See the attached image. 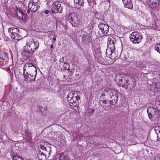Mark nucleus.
<instances>
[{"label":"nucleus","mask_w":160,"mask_h":160,"mask_svg":"<svg viewBox=\"0 0 160 160\" xmlns=\"http://www.w3.org/2000/svg\"><path fill=\"white\" fill-rule=\"evenodd\" d=\"M44 13L46 14H48V13H49V11L48 10H46L45 11H44Z\"/></svg>","instance_id":"37"},{"label":"nucleus","mask_w":160,"mask_h":160,"mask_svg":"<svg viewBox=\"0 0 160 160\" xmlns=\"http://www.w3.org/2000/svg\"><path fill=\"white\" fill-rule=\"evenodd\" d=\"M90 41L89 36L86 34H84L82 36V41L85 44H88Z\"/></svg>","instance_id":"20"},{"label":"nucleus","mask_w":160,"mask_h":160,"mask_svg":"<svg viewBox=\"0 0 160 160\" xmlns=\"http://www.w3.org/2000/svg\"><path fill=\"white\" fill-rule=\"evenodd\" d=\"M128 80H126L124 78H122L121 79H119V81L118 82V84L119 86H121L125 89H127L129 88L130 90H132L133 88H134L135 85L133 83V87H131L129 86V83H128Z\"/></svg>","instance_id":"6"},{"label":"nucleus","mask_w":160,"mask_h":160,"mask_svg":"<svg viewBox=\"0 0 160 160\" xmlns=\"http://www.w3.org/2000/svg\"><path fill=\"white\" fill-rule=\"evenodd\" d=\"M108 101L107 100H103V108H104L105 110L106 111L108 109Z\"/></svg>","instance_id":"25"},{"label":"nucleus","mask_w":160,"mask_h":160,"mask_svg":"<svg viewBox=\"0 0 160 160\" xmlns=\"http://www.w3.org/2000/svg\"><path fill=\"white\" fill-rule=\"evenodd\" d=\"M62 8L61 6L60 2L58 1L54 2L52 4L51 11L52 13H61L62 12Z\"/></svg>","instance_id":"7"},{"label":"nucleus","mask_w":160,"mask_h":160,"mask_svg":"<svg viewBox=\"0 0 160 160\" xmlns=\"http://www.w3.org/2000/svg\"><path fill=\"white\" fill-rule=\"evenodd\" d=\"M38 157L40 160H45L47 155H49L50 152H48L46 148L42 145L38 147Z\"/></svg>","instance_id":"4"},{"label":"nucleus","mask_w":160,"mask_h":160,"mask_svg":"<svg viewBox=\"0 0 160 160\" xmlns=\"http://www.w3.org/2000/svg\"><path fill=\"white\" fill-rule=\"evenodd\" d=\"M48 150H49V151H51V150H50V148H48Z\"/></svg>","instance_id":"43"},{"label":"nucleus","mask_w":160,"mask_h":160,"mask_svg":"<svg viewBox=\"0 0 160 160\" xmlns=\"http://www.w3.org/2000/svg\"><path fill=\"white\" fill-rule=\"evenodd\" d=\"M33 52L28 50H23L21 52V54L22 56L24 57L27 58H28L32 56Z\"/></svg>","instance_id":"18"},{"label":"nucleus","mask_w":160,"mask_h":160,"mask_svg":"<svg viewBox=\"0 0 160 160\" xmlns=\"http://www.w3.org/2000/svg\"><path fill=\"white\" fill-rule=\"evenodd\" d=\"M8 31L10 34L11 37L15 40L20 39V36L18 34L19 30L17 28H10L8 29Z\"/></svg>","instance_id":"9"},{"label":"nucleus","mask_w":160,"mask_h":160,"mask_svg":"<svg viewBox=\"0 0 160 160\" xmlns=\"http://www.w3.org/2000/svg\"><path fill=\"white\" fill-rule=\"evenodd\" d=\"M30 10H28V11H27V12H28V13H30Z\"/></svg>","instance_id":"42"},{"label":"nucleus","mask_w":160,"mask_h":160,"mask_svg":"<svg viewBox=\"0 0 160 160\" xmlns=\"http://www.w3.org/2000/svg\"><path fill=\"white\" fill-rule=\"evenodd\" d=\"M156 104H157V105H160V99L159 100V101L156 102Z\"/></svg>","instance_id":"34"},{"label":"nucleus","mask_w":160,"mask_h":160,"mask_svg":"<svg viewBox=\"0 0 160 160\" xmlns=\"http://www.w3.org/2000/svg\"><path fill=\"white\" fill-rule=\"evenodd\" d=\"M149 1L151 2L152 3H153L154 2H153V1H154V0H148Z\"/></svg>","instance_id":"38"},{"label":"nucleus","mask_w":160,"mask_h":160,"mask_svg":"<svg viewBox=\"0 0 160 160\" xmlns=\"http://www.w3.org/2000/svg\"><path fill=\"white\" fill-rule=\"evenodd\" d=\"M129 38L133 43H138L141 39L142 36L137 32H134L130 35Z\"/></svg>","instance_id":"8"},{"label":"nucleus","mask_w":160,"mask_h":160,"mask_svg":"<svg viewBox=\"0 0 160 160\" xmlns=\"http://www.w3.org/2000/svg\"><path fill=\"white\" fill-rule=\"evenodd\" d=\"M57 60V59L56 58H55L54 59L53 61H54V62H55Z\"/></svg>","instance_id":"41"},{"label":"nucleus","mask_w":160,"mask_h":160,"mask_svg":"<svg viewBox=\"0 0 160 160\" xmlns=\"http://www.w3.org/2000/svg\"><path fill=\"white\" fill-rule=\"evenodd\" d=\"M53 46L52 44L50 46V48H53Z\"/></svg>","instance_id":"40"},{"label":"nucleus","mask_w":160,"mask_h":160,"mask_svg":"<svg viewBox=\"0 0 160 160\" xmlns=\"http://www.w3.org/2000/svg\"><path fill=\"white\" fill-rule=\"evenodd\" d=\"M39 46V43L37 41L31 39L27 42L26 47L28 48V50L31 51L32 52H34L38 49Z\"/></svg>","instance_id":"5"},{"label":"nucleus","mask_w":160,"mask_h":160,"mask_svg":"<svg viewBox=\"0 0 160 160\" xmlns=\"http://www.w3.org/2000/svg\"><path fill=\"white\" fill-rule=\"evenodd\" d=\"M66 159V157L63 154L61 153L60 154L59 157L60 160H65Z\"/></svg>","instance_id":"28"},{"label":"nucleus","mask_w":160,"mask_h":160,"mask_svg":"<svg viewBox=\"0 0 160 160\" xmlns=\"http://www.w3.org/2000/svg\"><path fill=\"white\" fill-rule=\"evenodd\" d=\"M64 58L63 57L62 58H60V60H59V62H63V61H64V60H63V58Z\"/></svg>","instance_id":"35"},{"label":"nucleus","mask_w":160,"mask_h":160,"mask_svg":"<svg viewBox=\"0 0 160 160\" xmlns=\"http://www.w3.org/2000/svg\"><path fill=\"white\" fill-rule=\"evenodd\" d=\"M155 50L160 53V43L157 44L154 47Z\"/></svg>","instance_id":"26"},{"label":"nucleus","mask_w":160,"mask_h":160,"mask_svg":"<svg viewBox=\"0 0 160 160\" xmlns=\"http://www.w3.org/2000/svg\"><path fill=\"white\" fill-rule=\"evenodd\" d=\"M153 2H154L153 3L155 4L156 6L160 5V0H154L153 1Z\"/></svg>","instance_id":"30"},{"label":"nucleus","mask_w":160,"mask_h":160,"mask_svg":"<svg viewBox=\"0 0 160 160\" xmlns=\"http://www.w3.org/2000/svg\"><path fill=\"white\" fill-rule=\"evenodd\" d=\"M52 40L54 41H55L56 40V38L55 37H53L52 38Z\"/></svg>","instance_id":"39"},{"label":"nucleus","mask_w":160,"mask_h":160,"mask_svg":"<svg viewBox=\"0 0 160 160\" xmlns=\"http://www.w3.org/2000/svg\"><path fill=\"white\" fill-rule=\"evenodd\" d=\"M130 84L129 86L131 87H133V83L134 84L133 82H131V83H129Z\"/></svg>","instance_id":"36"},{"label":"nucleus","mask_w":160,"mask_h":160,"mask_svg":"<svg viewBox=\"0 0 160 160\" xmlns=\"http://www.w3.org/2000/svg\"><path fill=\"white\" fill-rule=\"evenodd\" d=\"M154 130L157 134V140L160 141V126L156 127Z\"/></svg>","instance_id":"22"},{"label":"nucleus","mask_w":160,"mask_h":160,"mask_svg":"<svg viewBox=\"0 0 160 160\" xmlns=\"http://www.w3.org/2000/svg\"><path fill=\"white\" fill-rule=\"evenodd\" d=\"M94 54L95 55H98V57L101 55L100 49L99 47L94 49Z\"/></svg>","instance_id":"24"},{"label":"nucleus","mask_w":160,"mask_h":160,"mask_svg":"<svg viewBox=\"0 0 160 160\" xmlns=\"http://www.w3.org/2000/svg\"><path fill=\"white\" fill-rule=\"evenodd\" d=\"M98 27L102 33L103 35L107 34L108 32L109 27L107 24L104 23H100Z\"/></svg>","instance_id":"13"},{"label":"nucleus","mask_w":160,"mask_h":160,"mask_svg":"<svg viewBox=\"0 0 160 160\" xmlns=\"http://www.w3.org/2000/svg\"><path fill=\"white\" fill-rule=\"evenodd\" d=\"M153 160H160V156L158 155L155 156Z\"/></svg>","instance_id":"32"},{"label":"nucleus","mask_w":160,"mask_h":160,"mask_svg":"<svg viewBox=\"0 0 160 160\" xmlns=\"http://www.w3.org/2000/svg\"><path fill=\"white\" fill-rule=\"evenodd\" d=\"M80 92L77 91H72L69 92L67 96V99L69 102L71 103L70 105L71 106H76L78 101L80 98L78 96V93Z\"/></svg>","instance_id":"1"},{"label":"nucleus","mask_w":160,"mask_h":160,"mask_svg":"<svg viewBox=\"0 0 160 160\" xmlns=\"http://www.w3.org/2000/svg\"><path fill=\"white\" fill-rule=\"evenodd\" d=\"M24 67L27 68L28 72L34 73H37V70L36 67L31 63L27 62L24 65Z\"/></svg>","instance_id":"12"},{"label":"nucleus","mask_w":160,"mask_h":160,"mask_svg":"<svg viewBox=\"0 0 160 160\" xmlns=\"http://www.w3.org/2000/svg\"><path fill=\"white\" fill-rule=\"evenodd\" d=\"M147 112L148 117L151 121L154 122L158 120L159 113L157 108L150 107L147 109Z\"/></svg>","instance_id":"3"},{"label":"nucleus","mask_w":160,"mask_h":160,"mask_svg":"<svg viewBox=\"0 0 160 160\" xmlns=\"http://www.w3.org/2000/svg\"><path fill=\"white\" fill-rule=\"evenodd\" d=\"M8 70H10V69L9 68H8Z\"/></svg>","instance_id":"44"},{"label":"nucleus","mask_w":160,"mask_h":160,"mask_svg":"<svg viewBox=\"0 0 160 160\" xmlns=\"http://www.w3.org/2000/svg\"><path fill=\"white\" fill-rule=\"evenodd\" d=\"M108 106H109V107H110V106H109L108 105Z\"/></svg>","instance_id":"45"},{"label":"nucleus","mask_w":160,"mask_h":160,"mask_svg":"<svg viewBox=\"0 0 160 160\" xmlns=\"http://www.w3.org/2000/svg\"><path fill=\"white\" fill-rule=\"evenodd\" d=\"M114 51L115 49H114V50H112V49L106 50V54L108 57H109L110 58L112 59H114L116 57L114 52Z\"/></svg>","instance_id":"15"},{"label":"nucleus","mask_w":160,"mask_h":160,"mask_svg":"<svg viewBox=\"0 0 160 160\" xmlns=\"http://www.w3.org/2000/svg\"><path fill=\"white\" fill-rule=\"evenodd\" d=\"M18 16L22 20H24L25 18L26 15L21 10H19L17 13Z\"/></svg>","instance_id":"21"},{"label":"nucleus","mask_w":160,"mask_h":160,"mask_svg":"<svg viewBox=\"0 0 160 160\" xmlns=\"http://www.w3.org/2000/svg\"><path fill=\"white\" fill-rule=\"evenodd\" d=\"M124 7L130 9H132L133 5L131 0H122Z\"/></svg>","instance_id":"16"},{"label":"nucleus","mask_w":160,"mask_h":160,"mask_svg":"<svg viewBox=\"0 0 160 160\" xmlns=\"http://www.w3.org/2000/svg\"><path fill=\"white\" fill-rule=\"evenodd\" d=\"M116 40V38L112 36L109 37L108 38L107 45L108 47L106 50L115 49L114 44Z\"/></svg>","instance_id":"10"},{"label":"nucleus","mask_w":160,"mask_h":160,"mask_svg":"<svg viewBox=\"0 0 160 160\" xmlns=\"http://www.w3.org/2000/svg\"><path fill=\"white\" fill-rule=\"evenodd\" d=\"M38 1L39 0H30L29 2H32L33 4H36V5L39 6L40 3Z\"/></svg>","instance_id":"27"},{"label":"nucleus","mask_w":160,"mask_h":160,"mask_svg":"<svg viewBox=\"0 0 160 160\" xmlns=\"http://www.w3.org/2000/svg\"><path fill=\"white\" fill-rule=\"evenodd\" d=\"M104 92V93H102L101 97L104 96L106 94H107V93H109L112 99L110 102H108L110 103V104L112 105L114 103H117L118 98V92L115 90H111L108 91L105 90Z\"/></svg>","instance_id":"2"},{"label":"nucleus","mask_w":160,"mask_h":160,"mask_svg":"<svg viewBox=\"0 0 160 160\" xmlns=\"http://www.w3.org/2000/svg\"><path fill=\"white\" fill-rule=\"evenodd\" d=\"M39 7V6L33 4L30 2L28 3V8L32 12H35L36 11Z\"/></svg>","instance_id":"17"},{"label":"nucleus","mask_w":160,"mask_h":160,"mask_svg":"<svg viewBox=\"0 0 160 160\" xmlns=\"http://www.w3.org/2000/svg\"><path fill=\"white\" fill-rule=\"evenodd\" d=\"M7 54L6 53L0 52V58L2 60H5L8 58Z\"/></svg>","instance_id":"23"},{"label":"nucleus","mask_w":160,"mask_h":160,"mask_svg":"<svg viewBox=\"0 0 160 160\" xmlns=\"http://www.w3.org/2000/svg\"><path fill=\"white\" fill-rule=\"evenodd\" d=\"M27 69V68H25L24 67V66H23V76H24V74H25L26 75L27 74H26V72H25V71H26V70Z\"/></svg>","instance_id":"33"},{"label":"nucleus","mask_w":160,"mask_h":160,"mask_svg":"<svg viewBox=\"0 0 160 160\" xmlns=\"http://www.w3.org/2000/svg\"><path fill=\"white\" fill-rule=\"evenodd\" d=\"M13 160H22V159L19 156L17 155L14 156L12 158Z\"/></svg>","instance_id":"29"},{"label":"nucleus","mask_w":160,"mask_h":160,"mask_svg":"<svg viewBox=\"0 0 160 160\" xmlns=\"http://www.w3.org/2000/svg\"><path fill=\"white\" fill-rule=\"evenodd\" d=\"M75 8L79 9L83 4V0H74Z\"/></svg>","instance_id":"19"},{"label":"nucleus","mask_w":160,"mask_h":160,"mask_svg":"<svg viewBox=\"0 0 160 160\" xmlns=\"http://www.w3.org/2000/svg\"><path fill=\"white\" fill-rule=\"evenodd\" d=\"M68 19L69 22L73 27H77L79 24V21L78 18L76 15L73 17L71 15L68 16Z\"/></svg>","instance_id":"11"},{"label":"nucleus","mask_w":160,"mask_h":160,"mask_svg":"<svg viewBox=\"0 0 160 160\" xmlns=\"http://www.w3.org/2000/svg\"><path fill=\"white\" fill-rule=\"evenodd\" d=\"M27 74H24V77L26 79L29 81H33L35 80V78L37 75V72L34 73H29L26 72Z\"/></svg>","instance_id":"14"},{"label":"nucleus","mask_w":160,"mask_h":160,"mask_svg":"<svg viewBox=\"0 0 160 160\" xmlns=\"http://www.w3.org/2000/svg\"><path fill=\"white\" fill-rule=\"evenodd\" d=\"M94 110L93 109H89L88 110V112L90 114H92L94 113Z\"/></svg>","instance_id":"31"}]
</instances>
